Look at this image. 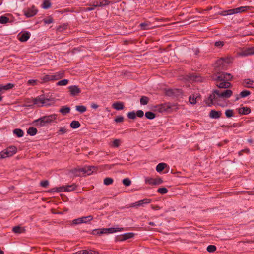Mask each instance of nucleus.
Here are the masks:
<instances>
[{"label": "nucleus", "mask_w": 254, "mask_h": 254, "mask_svg": "<svg viewBox=\"0 0 254 254\" xmlns=\"http://www.w3.org/2000/svg\"><path fill=\"white\" fill-rule=\"evenodd\" d=\"M232 77L231 74L225 72H219L213 75V80L215 81L216 86L220 89L214 90L210 95L208 100L211 104L223 106L221 102L229 98L233 95V91L228 89L232 87L229 81Z\"/></svg>", "instance_id": "obj_1"}, {"label": "nucleus", "mask_w": 254, "mask_h": 254, "mask_svg": "<svg viewBox=\"0 0 254 254\" xmlns=\"http://www.w3.org/2000/svg\"><path fill=\"white\" fill-rule=\"evenodd\" d=\"M34 106L37 107H41L43 106H50L55 103L54 100L53 99L45 98L44 95L38 96L34 98Z\"/></svg>", "instance_id": "obj_2"}, {"label": "nucleus", "mask_w": 254, "mask_h": 254, "mask_svg": "<svg viewBox=\"0 0 254 254\" xmlns=\"http://www.w3.org/2000/svg\"><path fill=\"white\" fill-rule=\"evenodd\" d=\"M97 168L96 167L92 166H85L83 168H75L72 169L71 172L75 176H79L83 174L90 175L93 172L96 171Z\"/></svg>", "instance_id": "obj_3"}, {"label": "nucleus", "mask_w": 254, "mask_h": 254, "mask_svg": "<svg viewBox=\"0 0 254 254\" xmlns=\"http://www.w3.org/2000/svg\"><path fill=\"white\" fill-rule=\"evenodd\" d=\"M77 186L75 184H73L70 185L53 188L50 190L49 192H70L75 190Z\"/></svg>", "instance_id": "obj_4"}, {"label": "nucleus", "mask_w": 254, "mask_h": 254, "mask_svg": "<svg viewBox=\"0 0 254 254\" xmlns=\"http://www.w3.org/2000/svg\"><path fill=\"white\" fill-rule=\"evenodd\" d=\"M17 152L15 146H10L0 152V159L13 156Z\"/></svg>", "instance_id": "obj_5"}, {"label": "nucleus", "mask_w": 254, "mask_h": 254, "mask_svg": "<svg viewBox=\"0 0 254 254\" xmlns=\"http://www.w3.org/2000/svg\"><path fill=\"white\" fill-rule=\"evenodd\" d=\"M93 219L92 215L84 216L77 219H75L72 221L73 224L78 225L82 223H89Z\"/></svg>", "instance_id": "obj_6"}, {"label": "nucleus", "mask_w": 254, "mask_h": 254, "mask_svg": "<svg viewBox=\"0 0 254 254\" xmlns=\"http://www.w3.org/2000/svg\"><path fill=\"white\" fill-rule=\"evenodd\" d=\"M238 55L242 57H246L254 55V47H248L243 49L238 53Z\"/></svg>", "instance_id": "obj_7"}, {"label": "nucleus", "mask_w": 254, "mask_h": 254, "mask_svg": "<svg viewBox=\"0 0 254 254\" xmlns=\"http://www.w3.org/2000/svg\"><path fill=\"white\" fill-rule=\"evenodd\" d=\"M145 183L151 185H160L163 183L162 179L160 177H157L155 178L147 177L145 178Z\"/></svg>", "instance_id": "obj_8"}, {"label": "nucleus", "mask_w": 254, "mask_h": 254, "mask_svg": "<svg viewBox=\"0 0 254 254\" xmlns=\"http://www.w3.org/2000/svg\"><path fill=\"white\" fill-rule=\"evenodd\" d=\"M23 11L26 17H31L37 14L38 10L34 6H32L31 7L25 9Z\"/></svg>", "instance_id": "obj_9"}, {"label": "nucleus", "mask_w": 254, "mask_h": 254, "mask_svg": "<svg viewBox=\"0 0 254 254\" xmlns=\"http://www.w3.org/2000/svg\"><path fill=\"white\" fill-rule=\"evenodd\" d=\"M69 91L72 96L78 95L81 92V89L77 85H72L68 87Z\"/></svg>", "instance_id": "obj_10"}, {"label": "nucleus", "mask_w": 254, "mask_h": 254, "mask_svg": "<svg viewBox=\"0 0 254 254\" xmlns=\"http://www.w3.org/2000/svg\"><path fill=\"white\" fill-rule=\"evenodd\" d=\"M151 201L150 199L145 198L131 204L130 207L144 206V204H149L151 203Z\"/></svg>", "instance_id": "obj_11"}, {"label": "nucleus", "mask_w": 254, "mask_h": 254, "mask_svg": "<svg viewBox=\"0 0 254 254\" xmlns=\"http://www.w3.org/2000/svg\"><path fill=\"white\" fill-rule=\"evenodd\" d=\"M30 37V33L29 32H25L19 33L18 36V39L21 42L27 41Z\"/></svg>", "instance_id": "obj_12"}, {"label": "nucleus", "mask_w": 254, "mask_h": 254, "mask_svg": "<svg viewBox=\"0 0 254 254\" xmlns=\"http://www.w3.org/2000/svg\"><path fill=\"white\" fill-rule=\"evenodd\" d=\"M64 76V70H60L58 72L51 74V78L52 81L59 80Z\"/></svg>", "instance_id": "obj_13"}, {"label": "nucleus", "mask_w": 254, "mask_h": 254, "mask_svg": "<svg viewBox=\"0 0 254 254\" xmlns=\"http://www.w3.org/2000/svg\"><path fill=\"white\" fill-rule=\"evenodd\" d=\"M222 115V112L220 111L212 110L209 113V117L212 119H218Z\"/></svg>", "instance_id": "obj_14"}, {"label": "nucleus", "mask_w": 254, "mask_h": 254, "mask_svg": "<svg viewBox=\"0 0 254 254\" xmlns=\"http://www.w3.org/2000/svg\"><path fill=\"white\" fill-rule=\"evenodd\" d=\"M189 79L193 81H201V77H200L197 73H193L192 74H190L188 76Z\"/></svg>", "instance_id": "obj_15"}, {"label": "nucleus", "mask_w": 254, "mask_h": 254, "mask_svg": "<svg viewBox=\"0 0 254 254\" xmlns=\"http://www.w3.org/2000/svg\"><path fill=\"white\" fill-rule=\"evenodd\" d=\"M249 9H250L249 6H241L233 9L234 14L244 12Z\"/></svg>", "instance_id": "obj_16"}, {"label": "nucleus", "mask_w": 254, "mask_h": 254, "mask_svg": "<svg viewBox=\"0 0 254 254\" xmlns=\"http://www.w3.org/2000/svg\"><path fill=\"white\" fill-rule=\"evenodd\" d=\"M110 1L107 0H104L102 1H96L94 2L93 6L94 7H102L104 6L108 5L110 4Z\"/></svg>", "instance_id": "obj_17"}, {"label": "nucleus", "mask_w": 254, "mask_h": 254, "mask_svg": "<svg viewBox=\"0 0 254 254\" xmlns=\"http://www.w3.org/2000/svg\"><path fill=\"white\" fill-rule=\"evenodd\" d=\"M243 84L247 88H254V81L250 79H247L244 80Z\"/></svg>", "instance_id": "obj_18"}, {"label": "nucleus", "mask_w": 254, "mask_h": 254, "mask_svg": "<svg viewBox=\"0 0 254 254\" xmlns=\"http://www.w3.org/2000/svg\"><path fill=\"white\" fill-rule=\"evenodd\" d=\"M113 108L117 110H121L124 109L125 106L123 102H116L112 105Z\"/></svg>", "instance_id": "obj_19"}, {"label": "nucleus", "mask_w": 254, "mask_h": 254, "mask_svg": "<svg viewBox=\"0 0 254 254\" xmlns=\"http://www.w3.org/2000/svg\"><path fill=\"white\" fill-rule=\"evenodd\" d=\"M34 122L36 125L41 127L44 126L47 123L44 116L35 120Z\"/></svg>", "instance_id": "obj_20"}, {"label": "nucleus", "mask_w": 254, "mask_h": 254, "mask_svg": "<svg viewBox=\"0 0 254 254\" xmlns=\"http://www.w3.org/2000/svg\"><path fill=\"white\" fill-rule=\"evenodd\" d=\"M44 117L45 119L46 122L47 123H49L52 122L57 118V115L52 114L49 116H45Z\"/></svg>", "instance_id": "obj_21"}, {"label": "nucleus", "mask_w": 254, "mask_h": 254, "mask_svg": "<svg viewBox=\"0 0 254 254\" xmlns=\"http://www.w3.org/2000/svg\"><path fill=\"white\" fill-rule=\"evenodd\" d=\"M14 87V85L12 83H8L6 85H0V92L3 90H8L12 89Z\"/></svg>", "instance_id": "obj_22"}, {"label": "nucleus", "mask_w": 254, "mask_h": 254, "mask_svg": "<svg viewBox=\"0 0 254 254\" xmlns=\"http://www.w3.org/2000/svg\"><path fill=\"white\" fill-rule=\"evenodd\" d=\"M34 98L31 97L30 98H27L25 100V107H32L34 106Z\"/></svg>", "instance_id": "obj_23"}, {"label": "nucleus", "mask_w": 254, "mask_h": 254, "mask_svg": "<svg viewBox=\"0 0 254 254\" xmlns=\"http://www.w3.org/2000/svg\"><path fill=\"white\" fill-rule=\"evenodd\" d=\"M141 29L143 30H148L151 28V24L149 22H145L141 23L139 25Z\"/></svg>", "instance_id": "obj_24"}, {"label": "nucleus", "mask_w": 254, "mask_h": 254, "mask_svg": "<svg viewBox=\"0 0 254 254\" xmlns=\"http://www.w3.org/2000/svg\"><path fill=\"white\" fill-rule=\"evenodd\" d=\"M41 83H46L49 81H52L51 75H45L44 76L41 77Z\"/></svg>", "instance_id": "obj_25"}, {"label": "nucleus", "mask_w": 254, "mask_h": 254, "mask_svg": "<svg viewBox=\"0 0 254 254\" xmlns=\"http://www.w3.org/2000/svg\"><path fill=\"white\" fill-rule=\"evenodd\" d=\"M167 166V164L164 163H159L156 167V170L158 172H161Z\"/></svg>", "instance_id": "obj_26"}, {"label": "nucleus", "mask_w": 254, "mask_h": 254, "mask_svg": "<svg viewBox=\"0 0 254 254\" xmlns=\"http://www.w3.org/2000/svg\"><path fill=\"white\" fill-rule=\"evenodd\" d=\"M51 6V3L50 2V0H44L42 7L44 9H48Z\"/></svg>", "instance_id": "obj_27"}, {"label": "nucleus", "mask_w": 254, "mask_h": 254, "mask_svg": "<svg viewBox=\"0 0 254 254\" xmlns=\"http://www.w3.org/2000/svg\"><path fill=\"white\" fill-rule=\"evenodd\" d=\"M124 230V228H119V227H113V228H109L108 231L110 233H114L117 232L122 231Z\"/></svg>", "instance_id": "obj_28"}, {"label": "nucleus", "mask_w": 254, "mask_h": 254, "mask_svg": "<svg viewBox=\"0 0 254 254\" xmlns=\"http://www.w3.org/2000/svg\"><path fill=\"white\" fill-rule=\"evenodd\" d=\"M13 133L16 135L18 137H22L24 135V132L22 130L19 128L15 129L13 130Z\"/></svg>", "instance_id": "obj_29"}, {"label": "nucleus", "mask_w": 254, "mask_h": 254, "mask_svg": "<svg viewBox=\"0 0 254 254\" xmlns=\"http://www.w3.org/2000/svg\"><path fill=\"white\" fill-rule=\"evenodd\" d=\"M12 231L15 233H22L24 231V229L20 226H15L12 228Z\"/></svg>", "instance_id": "obj_30"}, {"label": "nucleus", "mask_w": 254, "mask_h": 254, "mask_svg": "<svg viewBox=\"0 0 254 254\" xmlns=\"http://www.w3.org/2000/svg\"><path fill=\"white\" fill-rule=\"evenodd\" d=\"M37 132V130L33 127H29L27 130V133L31 136L35 135Z\"/></svg>", "instance_id": "obj_31"}, {"label": "nucleus", "mask_w": 254, "mask_h": 254, "mask_svg": "<svg viewBox=\"0 0 254 254\" xmlns=\"http://www.w3.org/2000/svg\"><path fill=\"white\" fill-rule=\"evenodd\" d=\"M121 142L122 141L120 139H116L112 142L110 145L113 147H118L120 146Z\"/></svg>", "instance_id": "obj_32"}, {"label": "nucleus", "mask_w": 254, "mask_h": 254, "mask_svg": "<svg viewBox=\"0 0 254 254\" xmlns=\"http://www.w3.org/2000/svg\"><path fill=\"white\" fill-rule=\"evenodd\" d=\"M70 111V109L69 107L66 106H63L60 110V112H61L63 115H65L68 113H69Z\"/></svg>", "instance_id": "obj_33"}, {"label": "nucleus", "mask_w": 254, "mask_h": 254, "mask_svg": "<svg viewBox=\"0 0 254 254\" xmlns=\"http://www.w3.org/2000/svg\"><path fill=\"white\" fill-rule=\"evenodd\" d=\"M149 101V98L147 96H143L140 99V103L141 105H147Z\"/></svg>", "instance_id": "obj_34"}, {"label": "nucleus", "mask_w": 254, "mask_h": 254, "mask_svg": "<svg viewBox=\"0 0 254 254\" xmlns=\"http://www.w3.org/2000/svg\"><path fill=\"white\" fill-rule=\"evenodd\" d=\"M220 14V15L225 16H227V15H230L234 14V12H233V9H229L227 10L223 11L221 12V13Z\"/></svg>", "instance_id": "obj_35"}, {"label": "nucleus", "mask_w": 254, "mask_h": 254, "mask_svg": "<svg viewBox=\"0 0 254 254\" xmlns=\"http://www.w3.org/2000/svg\"><path fill=\"white\" fill-rule=\"evenodd\" d=\"M80 126V124L77 121H73L70 123L71 127H72V128H74V129L77 128L79 127Z\"/></svg>", "instance_id": "obj_36"}, {"label": "nucleus", "mask_w": 254, "mask_h": 254, "mask_svg": "<svg viewBox=\"0 0 254 254\" xmlns=\"http://www.w3.org/2000/svg\"><path fill=\"white\" fill-rule=\"evenodd\" d=\"M145 116L146 118L150 120L153 119L155 117V114L150 111L146 112L145 114Z\"/></svg>", "instance_id": "obj_37"}, {"label": "nucleus", "mask_w": 254, "mask_h": 254, "mask_svg": "<svg viewBox=\"0 0 254 254\" xmlns=\"http://www.w3.org/2000/svg\"><path fill=\"white\" fill-rule=\"evenodd\" d=\"M68 82L69 80L68 79H64L58 81L56 83V85L57 86H65L68 83Z\"/></svg>", "instance_id": "obj_38"}, {"label": "nucleus", "mask_w": 254, "mask_h": 254, "mask_svg": "<svg viewBox=\"0 0 254 254\" xmlns=\"http://www.w3.org/2000/svg\"><path fill=\"white\" fill-rule=\"evenodd\" d=\"M76 110L82 113L85 112L87 110V108L85 106L83 105H80V106H76Z\"/></svg>", "instance_id": "obj_39"}, {"label": "nucleus", "mask_w": 254, "mask_h": 254, "mask_svg": "<svg viewBox=\"0 0 254 254\" xmlns=\"http://www.w3.org/2000/svg\"><path fill=\"white\" fill-rule=\"evenodd\" d=\"M84 254H99L97 251L94 250H83Z\"/></svg>", "instance_id": "obj_40"}, {"label": "nucleus", "mask_w": 254, "mask_h": 254, "mask_svg": "<svg viewBox=\"0 0 254 254\" xmlns=\"http://www.w3.org/2000/svg\"><path fill=\"white\" fill-rule=\"evenodd\" d=\"M113 179L111 178L107 177L104 179V184L105 185H110L113 183Z\"/></svg>", "instance_id": "obj_41"}, {"label": "nucleus", "mask_w": 254, "mask_h": 254, "mask_svg": "<svg viewBox=\"0 0 254 254\" xmlns=\"http://www.w3.org/2000/svg\"><path fill=\"white\" fill-rule=\"evenodd\" d=\"M9 21L8 18L5 16H1L0 17V23L6 24Z\"/></svg>", "instance_id": "obj_42"}, {"label": "nucleus", "mask_w": 254, "mask_h": 254, "mask_svg": "<svg viewBox=\"0 0 254 254\" xmlns=\"http://www.w3.org/2000/svg\"><path fill=\"white\" fill-rule=\"evenodd\" d=\"M251 110L247 107L242 108L240 112L243 114L247 115L250 113Z\"/></svg>", "instance_id": "obj_43"}, {"label": "nucleus", "mask_w": 254, "mask_h": 254, "mask_svg": "<svg viewBox=\"0 0 254 254\" xmlns=\"http://www.w3.org/2000/svg\"><path fill=\"white\" fill-rule=\"evenodd\" d=\"M225 115L227 117L231 118L234 116V111L231 109L227 110L225 111Z\"/></svg>", "instance_id": "obj_44"}, {"label": "nucleus", "mask_w": 254, "mask_h": 254, "mask_svg": "<svg viewBox=\"0 0 254 254\" xmlns=\"http://www.w3.org/2000/svg\"><path fill=\"white\" fill-rule=\"evenodd\" d=\"M197 97H195L194 95H191L189 97V102L191 104H195L197 102Z\"/></svg>", "instance_id": "obj_45"}, {"label": "nucleus", "mask_w": 254, "mask_h": 254, "mask_svg": "<svg viewBox=\"0 0 254 254\" xmlns=\"http://www.w3.org/2000/svg\"><path fill=\"white\" fill-rule=\"evenodd\" d=\"M157 192L160 194H166L168 192V190L165 187L160 188L157 190Z\"/></svg>", "instance_id": "obj_46"}, {"label": "nucleus", "mask_w": 254, "mask_h": 254, "mask_svg": "<svg viewBox=\"0 0 254 254\" xmlns=\"http://www.w3.org/2000/svg\"><path fill=\"white\" fill-rule=\"evenodd\" d=\"M207 250L209 252L212 253L216 250V247L214 245H210L207 247Z\"/></svg>", "instance_id": "obj_47"}, {"label": "nucleus", "mask_w": 254, "mask_h": 254, "mask_svg": "<svg viewBox=\"0 0 254 254\" xmlns=\"http://www.w3.org/2000/svg\"><path fill=\"white\" fill-rule=\"evenodd\" d=\"M39 82H40L38 80L30 79L28 81L27 83L28 84L34 86L37 85Z\"/></svg>", "instance_id": "obj_48"}, {"label": "nucleus", "mask_w": 254, "mask_h": 254, "mask_svg": "<svg viewBox=\"0 0 254 254\" xmlns=\"http://www.w3.org/2000/svg\"><path fill=\"white\" fill-rule=\"evenodd\" d=\"M251 92L248 90H243L240 93L241 96L242 98H245L249 95H250Z\"/></svg>", "instance_id": "obj_49"}, {"label": "nucleus", "mask_w": 254, "mask_h": 254, "mask_svg": "<svg viewBox=\"0 0 254 254\" xmlns=\"http://www.w3.org/2000/svg\"><path fill=\"white\" fill-rule=\"evenodd\" d=\"M127 117L130 119H134L136 118V114L134 111L128 112Z\"/></svg>", "instance_id": "obj_50"}, {"label": "nucleus", "mask_w": 254, "mask_h": 254, "mask_svg": "<svg viewBox=\"0 0 254 254\" xmlns=\"http://www.w3.org/2000/svg\"><path fill=\"white\" fill-rule=\"evenodd\" d=\"M126 239L124 234L118 235L116 237V241H124Z\"/></svg>", "instance_id": "obj_51"}, {"label": "nucleus", "mask_w": 254, "mask_h": 254, "mask_svg": "<svg viewBox=\"0 0 254 254\" xmlns=\"http://www.w3.org/2000/svg\"><path fill=\"white\" fill-rule=\"evenodd\" d=\"M123 183L126 186H129L131 184V181L128 178H125L123 180Z\"/></svg>", "instance_id": "obj_52"}, {"label": "nucleus", "mask_w": 254, "mask_h": 254, "mask_svg": "<svg viewBox=\"0 0 254 254\" xmlns=\"http://www.w3.org/2000/svg\"><path fill=\"white\" fill-rule=\"evenodd\" d=\"M126 240L132 238L134 236L133 233H127L124 234Z\"/></svg>", "instance_id": "obj_53"}, {"label": "nucleus", "mask_w": 254, "mask_h": 254, "mask_svg": "<svg viewBox=\"0 0 254 254\" xmlns=\"http://www.w3.org/2000/svg\"><path fill=\"white\" fill-rule=\"evenodd\" d=\"M224 45V42L223 41H217L215 43V46L217 47L221 48Z\"/></svg>", "instance_id": "obj_54"}, {"label": "nucleus", "mask_w": 254, "mask_h": 254, "mask_svg": "<svg viewBox=\"0 0 254 254\" xmlns=\"http://www.w3.org/2000/svg\"><path fill=\"white\" fill-rule=\"evenodd\" d=\"M49 185V182L47 180L42 181L40 182L41 186L46 188Z\"/></svg>", "instance_id": "obj_55"}, {"label": "nucleus", "mask_w": 254, "mask_h": 254, "mask_svg": "<svg viewBox=\"0 0 254 254\" xmlns=\"http://www.w3.org/2000/svg\"><path fill=\"white\" fill-rule=\"evenodd\" d=\"M136 114V116H137L138 117L141 118L144 115V112L142 110H138L137 111Z\"/></svg>", "instance_id": "obj_56"}, {"label": "nucleus", "mask_w": 254, "mask_h": 254, "mask_svg": "<svg viewBox=\"0 0 254 254\" xmlns=\"http://www.w3.org/2000/svg\"><path fill=\"white\" fill-rule=\"evenodd\" d=\"M123 121H124V117L121 116H118L115 119V121L117 123H121V122H123Z\"/></svg>", "instance_id": "obj_57"}, {"label": "nucleus", "mask_w": 254, "mask_h": 254, "mask_svg": "<svg viewBox=\"0 0 254 254\" xmlns=\"http://www.w3.org/2000/svg\"><path fill=\"white\" fill-rule=\"evenodd\" d=\"M43 22L45 24H49L53 22V19L52 18H49L48 19H44Z\"/></svg>", "instance_id": "obj_58"}, {"label": "nucleus", "mask_w": 254, "mask_h": 254, "mask_svg": "<svg viewBox=\"0 0 254 254\" xmlns=\"http://www.w3.org/2000/svg\"><path fill=\"white\" fill-rule=\"evenodd\" d=\"M59 132L61 134L66 133L67 132L66 128L65 127H61L60 128Z\"/></svg>", "instance_id": "obj_59"}, {"label": "nucleus", "mask_w": 254, "mask_h": 254, "mask_svg": "<svg viewBox=\"0 0 254 254\" xmlns=\"http://www.w3.org/2000/svg\"><path fill=\"white\" fill-rule=\"evenodd\" d=\"M99 231H100V234H109L108 228L99 229Z\"/></svg>", "instance_id": "obj_60"}, {"label": "nucleus", "mask_w": 254, "mask_h": 254, "mask_svg": "<svg viewBox=\"0 0 254 254\" xmlns=\"http://www.w3.org/2000/svg\"><path fill=\"white\" fill-rule=\"evenodd\" d=\"M151 207L152 209L155 210H159L160 209V207L158 205H155V206L151 205Z\"/></svg>", "instance_id": "obj_61"}, {"label": "nucleus", "mask_w": 254, "mask_h": 254, "mask_svg": "<svg viewBox=\"0 0 254 254\" xmlns=\"http://www.w3.org/2000/svg\"><path fill=\"white\" fill-rule=\"evenodd\" d=\"M235 101H238L239 100L241 97V94H236L235 95Z\"/></svg>", "instance_id": "obj_62"}, {"label": "nucleus", "mask_w": 254, "mask_h": 254, "mask_svg": "<svg viewBox=\"0 0 254 254\" xmlns=\"http://www.w3.org/2000/svg\"><path fill=\"white\" fill-rule=\"evenodd\" d=\"M91 106L93 109H97L98 107V105L95 103L92 104Z\"/></svg>", "instance_id": "obj_63"}, {"label": "nucleus", "mask_w": 254, "mask_h": 254, "mask_svg": "<svg viewBox=\"0 0 254 254\" xmlns=\"http://www.w3.org/2000/svg\"><path fill=\"white\" fill-rule=\"evenodd\" d=\"M73 254H84L83 250L78 251L73 253Z\"/></svg>", "instance_id": "obj_64"}]
</instances>
